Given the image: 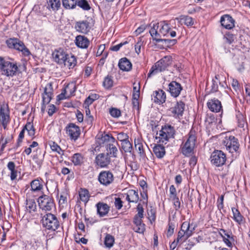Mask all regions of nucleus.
<instances>
[{"instance_id": "56", "label": "nucleus", "mask_w": 250, "mask_h": 250, "mask_svg": "<svg viewBox=\"0 0 250 250\" xmlns=\"http://www.w3.org/2000/svg\"><path fill=\"white\" fill-rule=\"evenodd\" d=\"M117 139L119 141L122 142H125L128 140V136L126 133L124 132H120L117 135Z\"/></svg>"}, {"instance_id": "33", "label": "nucleus", "mask_w": 250, "mask_h": 250, "mask_svg": "<svg viewBox=\"0 0 250 250\" xmlns=\"http://www.w3.org/2000/svg\"><path fill=\"white\" fill-rule=\"evenodd\" d=\"M63 63L65 66L69 67V69L73 68L76 64L77 61L74 56L67 55L66 59Z\"/></svg>"}, {"instance_id": "52", "label": "nucleus", "mask_w": 250, "mask_h": 250, "mask_svg": "<svg viewBox=\"0 0 250 250\" xmlns=\"http://www.w3.org/2000/svg\"><path fill=\"white\" fill-rule=\"evenodd\" d=\"M109 113L111 116L114 118H119L121 115V111L116 108H110Z\"/></svg>"}, {"instance_id": "40", "label": "nucleus", "mask_w": 250, "mask_h": 250, "mask_svg": "<svg viewBox=\"0 0 250 250\" xmlns=\"http://www.w3.org/2000/svg\"><path fill=\"white\" fill-rule=\"evenodd\" d=\"M76 89V84L74 82H71L69 83L65 87L64 89V91L66 92V94L68 93L69 95L68 97L72 96L73 95L74 93L75 92Z\"/></svg>"}, {"instance_id": "39", "label": "nucleus", "mask_w": 250, "mask_h": 250, "mask_svg": "<svg viewBox=\"0 0 250 250\" xmlns=\"http://www.w3.org/2000/svg\"><path fill=\"white\" fill-rule=\"evenodd\" d=\"M78 0H62V5L66 9H74L76 7Z\"/></svg>"}, {"instance_id": "29", "label": "nucleus", "mask_w": 250, "mask_h": 250, "mask_svg": "<svg viewBox=\"0 0 250 250\" xmlns=\"http://www.w3.org/2000/svg\"><path fill=\"white\" fill-rule=\"evenodd\" d=\"M119 67L123 71H128L132 68V64L126 58H122L119 62Z\"/></svg>"}, {"instance_id": "15", "label": "nucleus", "mask_w": 250, "mask_h": 250, "mask_svg": "<svg viewBox=\"0 0 250 250\" xmlns=\"http://www.w3.org/2000/svg\"><path fill=\"white\" fill-rule=\"evenodd\" d=\"M169 92L171 95L174 97H177L180 94L183 88L180 83L172 81L168 84Z\"/></svg>"}, {"instance_id": "27", "label": "nucleus", "mask_w": 250, "mask_h": 250, "mask_svg": "<svg viewBox=\"0 0 250 250\" xmlns=\"http://www.w3.org/2000/svg\"><path fill=\"white\" fill-rule=\"evenodd\" d=\"M233 214V220L239 225H242L245 223V218L241 214L238 209L234 207L231 208Z\"/></svg>"}, {"instance_id": "37", "label": "nucleus", "mask_w": 250, "mask_h": 250, "mask_svg": "<svg viewBox=\"0 0 250 250\" xmlns=\"http://www.w3.org/2000/svg\"><path fill=\"white\" fill-rule=\"evenodd\" d=\"M36 203L34 199H26V208L29 212H34L36 209Z\"/></svg>"}, {"instance_id": "57", "label": "nucleus", "mask_w": 250, "mask_h": 250, "mask_svg": "<svg viewBox=\"0 0 250 250\" xmlns=\"http://www.w3.org/2000/svg\"><path fill=\"white\" fill-rule=\"evenodd\" d=\"M67 193L66 191H63L61 193L59 200L60 204H64L67 202Z\"/></svg>"}, {"instance_id": "28", "label": "nucleus", "mask_w": 250, "mask_h": 250, "mask_svg": "<svg viewBox=\"0 0 250 250\" xmlns=\"http://www.w3.org/2000/svg\"><path fill=\"white\" fill-rule=\"evenodd\" d=\"M97 213L101 217L105 216L109 210V207L105 203H98L96 205Z\"/></svg>"}, {"instance_id": "7", "label": "nucleus", "mask_w": 250, "mask_h": 250, "mask_svg": "<svg viewBox=\"0 0 250 250\" xmlns=\"http://www.w3.org/2000/svg\"><path fill=\"white\" fill-rule=\"evenodd\" d=\"M210 160L213 165L217 167H221L225 165L226 162V155L222 150H215L211 153Z\"/></svg>"}, {"instance_id": "32", "label": "nucleus", "mask_w": 250, "mask_h": 250, "mask_svg": "<svg viewBox=\"0 0 250 250\" xmlns=\"http://www.w3.org/2000/svg\"><path fill=\"white\" fill-rule=\"evenodd\" d=\"M153 152L158 158H163L166 153L165 147L161 145L155 146L153 148Z\"/></svg>"}, {"instance_id": "50", "label": "nucleus", "mask_w": 250, "mask_h": 250, "mask_svg": "<svg viewBox=\"0 0 250 250\" xmlns=\"http://www.w3.org/2000/svg\"><path fill=\"white\" fill-rule=\"evenodd\" d=\"M148 219L152 223L154 222L156 219V211L152 208L147 210Z\"/></svg>"}, {"instance_id": "45", "label": "nucleus", "mask_w": 250, "mask_h": 250, "mask_svg": "<svg viewBox=\"0 0 250 250\" xmlns=\"http://www.w3.org/2000/svg\"><path fill=\"white\" fill-rule=\"evenodd\" d=\"M122 149L125 152H131L132 150V146L128 140L122 143Z\"/></svg>"}, {"instance_id": "13", "label": "nucleus", "mask_w": 250, "mask_h": 250, "mask_svg": "<svg viewBox=\"0 0 250 250\" xmlns=\"http://www.w3.org/2000/svg\"><path fill=\"white\" fill-rule=\"evenodd\" d=\"M96 164L101 167L107 166L110 162V158L108 153H102L98 154L95 159Z\"/></svg>"}, {"instance_id": "43", "label": "nucleus", "mask_w": 250, "mask_h": 250, "mask_svg": "<svg viewBox=\"0 0 250 250\" xmlns=\"http://www.w3.org/2000/svg\"><path fill=\"white\" fill-rule=\"evenodd\" d=\"M23 129H24V130H27L29 135L31 137L34 136L35 130L32 123L30 122L27 123Z\"/></svg>"}, {"instance_id": "49", "label": "nucleus", "mask_w": 250, "mask_h": 250, "mask_svg": "<svg viewBox=\"0 0 250 250\" xmlns=\"http://www.w3.org/2000/svg\"><path fill=\"white\" fill-rule=\"evenodd\" d=\"M188 238L186 235L185 232H184L181 229L178 232L176 241L181 244L185 242Z\"/></svg>"}, {"instance_id": "10", "label": "nucleus", "mask_w": 250, "mask_h": 250, "mask_svg": "<svg viewBox=\"0 0 250 250\" xmlns=\"http://www.w3.org/2000/svg\"><path fill=\"white\" fill-rule=\"evenodd\" d=\"M18 66L16 64L8 61H5L2 69V74L7 77H12L16 75Z\"/></svg>"}, {"instance_id": "34", "label": "nucleus", "mask_w": 250, "mask_h": 250, "mask_svg": "<svg viewBox=\"0 0 250 250\" xmlns=\"http://www.w3.org/2000/svg\"><path fill=\"white\" fill-rule=\"evenodd\" d=\"M134 144L135 149L140 156L141 157H144L145 153L142 141L139 139H135Z\"/></svg>"}, {"instance_id": "46", "label": "nucleus", "mask_w": 250, "mask_h": 250, "mask_svg": "<svg viewBox=\"0 0 250 250\" xmlns=\"http://www.w3.org/2000/svg\"><path fill=\"white\" fill-rule=\"evenodd\" d=\"M77 5L81 7L83 10L88 11L91 8L90 5L86 0H78Z\"/></svg>"}, {"instance_id": "26", "label": "nucleus", "mask_w": 250, "mask_h": 250, "mask_svg": "<svg viewBox=\"0 0 250 250\" xmlns=\"http://www.w3.org/2000/svg\"><path fill=\"white\" fill-rule=\"evenodd\" d=\"M125 199L129 202L136 203L139 201V195L138 191L133 189H130L125 194Z\"/></svg>"}, {"instance_id": "63", "label": "nucleus", "mask_w": 250, "mask_h": 250, "mask_svg": "<svg viewBox=\"0 0 250 250\" xmlns=\"http://www.w3.org/2000/svg\"><path fill=\"white\" fill-rule=\"evenodd\" d=\"M223 201H224V196L221 195L219 199L217 200V207L219 209L221 210L223 208Z\"/></svg>"}, {"instance_id": "47", "label": "nucleus", "mask_w": 250, "mask_h": 250, "mask_svg": "<svg viewBox=\"0 0 250 250\" xmlns=\"http://www.w3.org/2000/svg\"><path fill=\"white\" fill-rule=\"evenodd\" d=\"M61 6L60 0H49L48 6L54 10H58Z\"/></svg>"}, {"instance_id": "24", "label": "nucleus", "mask_w": 250, "mask_h": 250, "mask_svg": "<svg viewBox=\"0 0 250 250\" xmlns=\"http://www.w3.org/2000/svg\"><path fill=\"white\" fill-rule=\"evenodd\" d=\"M181 229L184 232H185L187 237L189 238L193 233L195 226H193L192 224H190L188 222H184L182 223Z\"/></svg>"}, {"instance_id": "42", "label": "nucleus", "mask_w": 250, "mask_h": 250, "mask_svg": "<svg viewBox=\"0 0 250 250\" xmlns=\"http://www.w3.org/2000/svg\"><path fill=\"white\" fill-rule=\"evenodd\" d=\"M114 238L110 234H107L104 238V244L106 247L111 248L114 244Z\"/></svg>"}, {"instance_id": "17", "label": "nucleus", "mask_w": 250, "mask_h": 250, "mask_svg": "<svg viewBox=\"0 0 250 250\" xmlns=\"http://www.w3.org/2000/svg\"><path fill=\"white\" fill-rule=\"evenodd\" d=\"M67 55L64 50L61 48L55 50L52 54L54 61L60 64H63Z\"/></svg>"}, {"instance_id": "44", "label": "nucleus", "mask_w": 250, "mask_h": 250, "mask_svg": "<svg viewBox=\"0 0 250 250\" xmlns=\"http://www.w3.org/2000/svg\"><path fill=\"white\" fill-rule=\"evenodd\" d=\"M224 39L226 42L229 44L232 43L236 39V35L232 34L231 32H225L224 35Z\"/></svg>"}, {"instance_id": "64", "label": "nucleus", "mask_w": 250, "mask_h": 250, "mask_svg": "<svg viewBox=\"0 0 250 250\" xmlns=\"http://www.w3.org/2000/svg\"><path fill=\"white\" fill-rule=\"evenodd\" d=\"M172 200L174 201V205L175 207V208L176 210H178L180 208V202L179 201L178 197L172 198Z\"/></svg>"}, {"instance_id": "9", "label": "nucleus", "mask_w": 250, "mask_h": 250, "mask_svg": "<svg viewBox=\"0 0 250 250\" xmlns=\"http://www.w3.org/2000/svg\"><path fill=\"white\" fill-rule=\"evenodd\" d=\"M10 120L9 109L7 104H2L0 107V121L4 129Z\"/></svg>"}, {"instance_id": "23", "label": "nucleus", "mask_w": 250, "mask_h": 250, "mask_svg": "<svg viewBox=\"0 0 250 250\" xmlns=\"http://www.w3.org/2000/svg\"><path fill=\"white\" fill-rule=\"evenodd\" d=\"M207 105L208 108L213 112H219L222 108L220 101L215 99L209 100L207 103Z\"/></svg>"}, {"instance_id": "51", "label": "nucleus", "mask_w": 250, "mask_h": 250, "mask_svg": "<svg viewBox=\"0 0 250 250\" xmlns=\"http://www.w3.org/2000/svg\"><path fill=\"white\" fill-rule=\"evenodd\" d=\"M103 85L106 88H109L113 85V81L110 77L107 76L104 78Z\"/></svg>"}, {"instance_id": "59", "label": "nucleus", "mask_w": 250, "mask_h": 250, "mask_svg": "<svg viewBox=\"0 0 250 250\" xmlns=\"http://www.w3.org/2000/svg\"><path fill=\"white\" fill-rule=\"evenodd\" d=\"M114 205L118 209H121L123 207V202L120 198H115Z\"/></svg>"}, {"instance_id": "41", "label": "nucleus", "mask_w": 250, "mask_h": 250, "mask_svg": "<svg viewBox=\"0 0 250 250\" xmlns=\"http://www.w3.org/2000/svg\"><path fill=\"white\" fill-rule=\"evenodd\" d=\"M79 197L82 201L86 203L90 197L88 191L86 189L81 188L79 191Z\"/></svg>"}, {"instance_id": "60", "label": "nucleus", "mask_w": 250, "mask_h": 250, "mask_svg": "<svg viewBox=\"0 0 250 250\" xmlns=\"http://www.w3.org/2000/svg\"><path fill=\"white\" fill-rule=\"evenodd\" d=\"M126 43H127V42L126 41L124 42H121L117 45L112 46L110 48V49L113 51H118L123 45Z\"/></svg>"}, {"instance_id": "11", "label": "nucleus", "mask_w": 250, "mask_h": 250, "mask_svg": "<svg viewBox=\"0 0 250 250\" xmlns=\"http://www.w3.org/2000/svg\"><path fill=\"white\" fill-rule=\"evenodd\" d=\"M98 180L101 184L108 186L113 182V175L109 171H103L99 175Z\"/></svg>"}, {"instance_id": "55", "label": "nucleus", "mask_w": 250, "mask_h": 250, "mask_svg": "<svg viewBox=\"0 0 250 250\" xmlns=\"http://www.w3.org/2000/svg\"><path fill=\"white\" fill-rule=\"evenodd\" d=\"M238 125L240 127H243L245 124V120L242 114L237 115Z\"/></svg>"}, {"instance_id": "30", "label": "nucleus", "mask_w": 250, "mask_h": 250, "mask_svg": "<svg viewBox=\"0 0 250 250\" xmlns=\"http://www.w3.org/2000/svg\"><path fill=\"white\" fill-rule=\"evenodd\" d=\"M49 88H50L48 91V87L46 86L44 88V93L42 94V103L43 104H48L51 99L52 92H51V84L49 83L48 84Z\"/></svg>"}, {"instance_id": "12", "label": "nucleus", "mask_w": 250, "mask_h": 250, "mask_svg": "<svg viewBox=\"0 0 250 250\" xmlns=\"http://www.w3.org/2000/svg\"><path fill=\"white\" fill-rule=\"evenodd\" d=\"M66 134L71 140L76 141L80 135V129L78 126L74 124H69L66 127Z\"/></svg>"}, {"instance_id": "1", "label": "nucleus", "mask_w": 250, "mask_h": 250, "mask_svg": "<svg viewBox=\"0 0 250 250\" xmlns=\"http://www.w3.org/2000/svg\"><path fill=\"white\" fill-rule=\"evenodd\" d=\"M196 141V131L192 129L181 145L182 153L187 157L190 156L193 153Z\"/></svg>"}, {"instance_id": "4", "label": "nucleus", "mask_w": 250, "mask_h": 250, "mask_svg": "<svg viewBox=\"0 0 250 250\" xmlns=\"http://www.w3.org/2000/svg\"><path fill=\"white\" fill-rule=\"evenodd\" d=\"M175 130L173 127L169 125L162 127L161 130L157 132L156 139H159L160 143L166 144L170 138H173Z\"/></svg>"}, {"instance_id": "18", "label": "nucleus", "mask_w": 250, "mask_h": 250, "mask_svg": "<svg viewBox=\"0 0 250 250\" xmlns=\"http://www.w3.org/2000/svg\"><path fill=\"white\" fill-rule=\"evenodd\" d=\"M160 22H152L149 24L142 25L135 30V31H158L160 29Z\"/></svg>"}, {"instance_id": "8", "label": "nucleus", "mask_w": 250, "mask_h": 250, "mask_svg": "<svg viewBox=\"0 0 250 250\" xmlns=\"http://www.w3.org/2000/svg\"><path fill=\"white\" fill-rule=\"evenodd\" d=\"M38 202L40 208L45 211H50L54 207L53 198L46 195L40 196Z\"/></svg>"}, {"instance_id": "2", "label": "nucleus", "mask_w": 250, "mask_h": 250, "mask_svg": "<svg viewBox=\"0 0 250 250\" xmlns=\"http://www.w3.org/2000/svg\"><path fill=\"white\" fill-rule=\"evenodd\" d=\"M171 58L169 56H165L162 59L158 61L151 68L147 77H150L159 72H162L166 69V68L171 64Z\"/></svg>"}, {"instance_id": "38", "label": "nucleus", "mask_w": 250, "mask_h": 250, "mask_svg": "<svg viewBox=\"0 0 250 250\" xmlns=\"http://www.w3.org/2000/svg\"><path fill=\"white\" fill-rule=\"evenodd\" d=\"M15 164L13 162H9L7 164V167L10 170V178L12 180H15L17 176V170L15 169Z\"/></svg>"}, {"instance_id": "58", "label": "nucleus", "mask_w": 250, "mask_h": 250, "mask_svg": "<svg viewBox=\"0 0 250 250\" xmlns=\"http://www.w3.org/2000/svg\"><path fill=\"white\" fill-rule=\"evenodd\" d=\"M170 197L172 199L177 197L176 189L174 185H171L169 188Z\"/></svg>"}, {"instance_id": "19", "label": "nucleus", "mask_w": 250, "mask_h": 250, "mask_svg": "<svg viewBox=\"0 0 250 250\" xmlns=\"http://www.w3.org/2000/svg\"><path fill=\"white\" fill-rule=\"evenodd\" d=\"M153 40L156 41V42H164L166 43L173 45L176 43V40H170L163 38L161 35V32H149Z\"/></svg>"}, {"instance_id": "31", "label": "nucleus", "mask_w": 250, "mask_h": 250, "mask_svg": "<svg viewBox=\"0 0 250 250\" xmlns=\"http://www.w3.org/2000/svg\"><path fill=\"white\" fill-rule=\"evenodd\" d=\"M77 31H89V23L87 21L77 22L75 26Z\"/></svg>"}, {"instance_id": "61", "label": "nucleus", "mask_w": 250, "mask_h": 250, "mask_svg": "<svg viewBox=\"0 0 250 250\" xmlns=\"http://www.w3.org/2000/svg\"><path fill=\"white\" fill-rule=\"evenodd\" d=\"M220 235L221 236V237L223 238V241L225 242V243L229 247H232V243L231 242V241L232 240H230L228 238H226L225 236L223 235V234L221 232H219Z\"/></svg>"}, {"instance_id": "48", "label": "nucleus", "mask_w": 250, "mask_h": 250, "mask_svg": "<svg viewBox=\"0 0 250 250\" xmlns=\"http://www.w3.org/2000/svg\"><path fill=\"white\" fill-rule=\"evenodd\" d=\"M50 146L51 149L53 151L56 152L61 155H63V150L57 144L53 142L50 143Z\"/></svg>"}, {"instance_id": "20", "label": "nucleus", "mask_w": 250, "mask_h": 250, "mask_svg": "<svg viewBox=\"0 0 250 250\" xmlns=\"http://www.w3.org/2000/svg\"><path fill=\"white\" fill-rule=\"evenodd\" d=\"M185 109V104L182 102H177L175 105L170 109L173 116L175 117L182 116Z\"/></svg>"}, {"instance_id": "3", "label": "nucleus", "mask_w": 250, "mask_h": 250, "mask_svg": "<svg viewBox=\"0 0 250 250\" xmlns=\"http://www.w3.org/2000/svg\"><path fill=\"white\" fill-rule=\"evenodd\" d=\"M222 145L229 153H238L240 144L238 140L233 136H226L222 141Z\"/></svg>"}, {"instance_id": "6", "label": "nucleus", "mask_w": 250, "mask_h": 250, "mask_svg": "<svg viewBox=\"0 0 250 250\" xmlns=\"http://www.w3.org/2000/svg\"><path fill=\"white\" fill-rule=\"evenodd\" d=\"M6 44L9 48H14L21 51L22 54L25 56H29L30 52L22 42L17 38H10L6 41Z\"/></svg>"}, {"instance_id": "25", "label": "nucleus", "mask_w": 250, "mask_h": 250, "mask_svg": "<svg viewBox=\"0 0 250 250\" xmlns=\"http://www.w3.org/2000/svg\"><path fill=\"white\" fill-rule=\"evenodd\" d=\"M75 43L77 46L81 48H86L88 47L89 41L84 36L79 35L76 38Z\"/></svg>"}, {"instance_id": "16", "label": "nucleus", "mask_w": 250, "mask_h": 250, "mask_svg": "<svg viewBox=\"0 0 250 250\" xmlns=\"http://www.w3.org/2000/svg\"><path fill=\"white\" fill-rule=\"evenodd\" d=\"M220 22L225 28L229 30L234 26L235 21L230 16L224 15L221 17Z\"/></svg>"}, {"instance_id": "62", "label": "nucleus", "mask_w": 250, "mask_h": 250, "mask_svg": "<svg viewBox=\"0 0 250 250\" xmlns=\"http://www.w3.org/2000/svg\"><path fill=\"white\" fill-rule=\"evenodd\" d=\"M24 129H22V130L21 131L20 133V134L19 135V138L17 141V146H20L21 143L22 142V139L24 138Z\"/></svg>"}, {"instance_id": "14", "label": "nucleus", "mask_w": 250, "mask_h": 250, "mask_svg": "<svg viewBox=\"0 0 250 250\" xmlns=\"http://www.w3.org/2000/svg\"><path fill=\"white\" fill-rule=\"evenodd\" d=\"M105 139L107 140L109 142V143H108L106 146V150L107 151V153H108V154L109 153L113 157H116L117 156L118 150L115 145L111 144L115 143V138L112 136H109V135L105 136Z\"/></svg>"}, {"instance_id": "36", "label": "nucleus", "mask_w": 250, "mask_h": 250, "mask_svg": "<svg viewBox=\"0 0 250 250\" xmlns=\"http://www.w3.org/2000/svg\"><path fill=\"white\" fill-rule=\"evenodd\" d=\"M83 157L81 153L74 154L71 158V161L75 166H80L83 163Z\"/></svg>"}, {"instance_id": "54", "label": "nucleus", "mask_w": 250, "mask_h": 250, "mask_svg": "<svg viewBox=\"0 0 250 250\" xmlns=\"http://www.w3.org/2000/svg\"><path fill=\"white\" fill-rule=\"evenodd\" d=\"M137 213L136 214H135V216L144 218V208L143 207V206L141 204H138V205H137Z\"/></svg>"}, {"instance_id": "22", "label": "nucleus", "mask_w": 250, "mask_h": 250, "mask_svg": "<svg viewBox=\"0 0 250 250\" xmlns=\"http://www.w3.org/2000/svg\"><path fill=\"white\" fill-rule=\"evenodd\" d=\"M153 97L152 98V100L156 103L163 104L166 101V93L162 90L155 91L153 92Z\"/></svg>"}, {"instance_id": "21", "label": "nucleus", "mask_w": 250, "mask_h": 250, "mask_svg": "<svg viewBox=\"0 0 250 250\" xmlns=\"http://www.w3.org/2000/svg\"><path fill=\"white\" fill-rule=\"evenodd\" d=\"M142 217L134 216L133 218V223L135 225V227L133 228L135 232L138 233H143L145 230V225L143 223Z\"/></svg>"}, {"instance_id": "35", "label": "nucleus", "mask_w": 250, "mask_h": 250, "mask_svg": "<svg viewBox=\"0 0 250 250\" xmlns=\"http://www.w3.org/2000/svg\"><path fill=\"white\" fill-rule=\"evenodd\" d=\"M31 189L34 192L40 191L43 188V185L38 179L33 180L30 183Z\"/></svg>"}, {"instance_id": "53", "label": "nucleus", "mask_w": 250, "mask_h": 250, "mask_svg": "<svg viewBox=\"0 0 250 250\" xmlns=\"http://www.w3.org/2000/svg\"><path fill=\"white\" fill-rule=\"evenodd\" d=\"M159 31H169L170 29L168 24L165 21L160 22Z\"/></svg>"}, {"instance_id": "5", "label": "nucleus", "mask_w": 250, "mask_h": 250, "mask_svg": "<svg viewBox=\"0 0 250 250\" xmlns=\"http://www.w3.org/2000/svg\"><path fill=\"white\" fill-rule=\"evenodd\" d=\"M42 224L46 229L55 231L59 227V222L57 217L51 213H47L42 217Z\"/></svg>"}]
</instances>
